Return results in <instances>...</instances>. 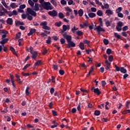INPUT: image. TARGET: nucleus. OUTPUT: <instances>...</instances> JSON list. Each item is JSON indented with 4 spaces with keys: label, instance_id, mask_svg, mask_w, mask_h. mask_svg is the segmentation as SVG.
I'll return each mask as SVG.
<instances>
[{
    "label": "nucleus",
    "instance_id": "nucleus-51",
    "mask_svg": "<svg viewBox=\"0 0 130 130\" xmlns=\"http://www.w3.org/2000/svg\"><path fill=\"white\" fill-rule=\"evenodd\" d=\"M52 68L53 69H54V70H55L56 71L58 69V66L56 64H53Z\"/></svg>",
    "mask_w": 130,
    "mask_h": 130
},
{
    "label": "nucleus",
    "instance_id": "nucleus-15",
    "mask_svg": "<svg viewBox=\"0 0 130 130\" xmlns=\"http://www.w3.org/2000/svg\"><path fill=\"white\" fill-rule=\"evenodd\" d=\"M33 10L36 12L39 11V5L37 3H36L35 5V8H34Z\"/></svg>",
    "mask_w": 130,
    "mask_h": 130
},
{
    "label": "nucleus",
    "instance_id": "nucleus-33",
    "mask_svg": "<svg viewBox=\"0 0 130 130\" xmlns=\"http://www.w3.org/2000/svg\"><path fill=\"white\" fill-rule=\"evenodd\" d=\"M122 11V7H119L118 9L116 10V13L117 14H118V13H120Z\"/></svg>",
    "mask_w": 130,
    "mask_h": 130
},
{
    "label": "nucleus",
    "instance_id": "nucleus-41",
    "mask_svg": "<svg viewBox=\"0 0 130 130\" xmlns=\"http://www.w3.org/2000/svg\"><path fill=\"white\" fill-rule=\"evenodd\" d=\"M117 26L118 27H122V26H123V23H122V22L121 21H119L117 23Z\"/></svg>",
    "mask_w": 130,
    "mask_h": 130
},
{
    "label": "nucleus",
    "instance_id": "nucleus-12",
    "mask_svg": "<svg viewBox=\"0 0 130 130\" xmlns=\"http://www.w3.org/2000/svg\"><path fill=\"white\" fill-rule=\"evenodd\" d=\"M35 32H36V29L31 28L29 32L27 34V36H31V35H33Z\"/></svg>",
    "mask_w": 130,
    "mask_h": 130
},
{
    "label": "nucleus",
    "instance_id": "nucleus-58",
    "mask_svg": "<svg viewBox=\"0 0 130 130\" xmlns=\"http://www.w3.org/2000/svg\"><path fill=\"white\" fill-rule=\"evenodd\" d=\"M35 63L36 64V65L40 66V64H41L42 63L41 60H39L37 61H36Z\"/></svg>",
    "mask_w": 130,
    "mask_h": 130
},
{
    "label": "nucleus",
    "instance_id": "nucleus-6",
    "mask_svg": "<svg viewBox=\"0 0 130 130\" xmlns=\"http://www.w3.org/2000/svg\"><path fill=\"white\" fill-rule=\"evenodd\" d=\"M91 91H93V93L95 94H97L98 95H100L101 94V91L99 90V88H95V87L92 86L91 89Z\"/></svg>",
    "mask_w": 130,
    "mask_h": 130
},
{
    "label": "nucleus",
    "instance_id": "nucleus-37",
    "mask_svg": "<svg viewBox=\"0 0 130 130\" xmlns=\"http://www.w3.org/2000/svg\"><path fill=\"white\" fill-rule=\"evenodd\" d=\"M28 3L31 6V7H34V2L32 0H28Z\"/></svg>",
    "mask_w": 130,
    "mask_h": 130
},
{
    "label": "nucleus",
    "instance_id": "nucleus-24",
    "mask_svg": "<svg viewBox=\"0 0 130 130\" xmlns=\"http://www.w3.org/2000/svg\"><path fill=\"white\" fill-rule=\"evenodd\" d=\"M65 39H66L68 43L72 41V36L68 35V36Z\"/></svg>",
    "mask_w": 130,
    "mask_h": 130
},
{
    "label": "nucleus",
    "instance_id": "nucleus-7",
    "mask_svg": "<svg viewBox=\"0 0 130 130\" xmlns=\"http://www.w3.org/2000/svg\"><path fill=\"white\" fill-rule=\"evenodd\" d=\"M48 14L51 17H56V16H57V11L55 10L49 11L48 12Z\"/></svg>",
    "mask_w": 130,
    "mask_h": 130
},
{
    "label": "nucleus",
    "instance_id": "nucleus-22",
    "mask_svg": "<svg viewBox=\"0 0 130 130\" xmlns=\"http://www.w3.org/2000/svg\"><path fill=\"white\" fill-rule=\"evenodd\" d=\"M29 90H30V87L29 86H27L25 89V94L26 96H29L30 93L29 92Z\"/></svg>",
    "mask_w": 130,
    "mask_h": 130
},
{
    "label": "nucleus",
    "instance_id": "nucleus-45",
    "mask_svg": "<svg viewBox=\"0 0 130 130\" xmlns=\"http://www.w3.org/2000/svg\"><path fill=\"white\" fill-rule=\"evenodd\" d=\"M77 35H78V36H83V32H82V31L81 30H78L77 32Z\"/></svg>",
    "mask_w": 130,
    "mask_h": 130
},
{
    "label": "nucleus",
    "instance_id": "nucleus-44",
    "mask_svg": "<svg viewBox=\"0 0 130 130\" xmlns=\"http://www.w3.org/2000/svg\"><path fill=\"white\" fill-rule=\"evenodd\" d=\"M47 52H48L47 49L45 48L43 50V52H42L43 55H45V54H46V53H47Z\"/></svg>",
    "mask_w": 130,
    "mask_h": 130
},
{
    "label": "nucleus",
    "instance_id": "nucleus-23",
    "mask_svg": "<svg viewBox=\"0 0 130 130\" xmlns=\"http://www.w3.org/2000/svg\"><path fill=\"white\" fill-rule=\"evenodd\" d=\"M0 34H9V31L5 29H0Z\"/></svg>",
    "mask_w": 130,
    "mask_h": 130
},
{
    "label": "nucleus",
    "instance_id": "nucleus-52",
    "mask_svg": "<svg viewBox=\"0 0 130 130\" xmlns=\"http://www.w3.org/2000/svg\"><path fill=\"white\" fill-rule=\"evenodd\" d=\"M52 113L54 116H57V112L55 111V110H52Z\"/></svg>",
    "mask_w": 130,
    "mask_h": 130
},
{
    "label": "nucleus",
    "instance_id": "nucleus-49",
    "mask_svg": "<svg viewBox=\"0 0 130 130\" xmlns=\"http://www.w3.org/2000/svg\"><path fill=\"white\" fill-rule=\"evenodd\" d=\"M30 66H31V64H26L24 68L22 69V70H27V69H28V68H29V67H30Z\"/></svg>",
    "mask_w": 130,
    "mask_h": 130
},
{
    "label": "nucleus",
    "instance_id": "nucleus-18",
    "mask_svg": "<svg viewBox=\"0 0 130 130\" xmlns=\"http://www.w3.org/2000/svg\"><path fill=\"white\" fill-rule=\"evenodd\" d=\"M10 7H11L12 9H15V8H18V7H19V6L16 5V3H11V4Z\"/></svg>",
    "mask_w": 130,
    "mask_h": 130
},
{
    "label": "nucleus",
    "instance_id": "nucleus-31",
    "mask_svg": "<svg viewBox=\"0 0 130 130\" xmlns=\"http://www.w3.org/2000/svg\"><path fill=\"white\" fill-rule=\"evenodd\" d=\"M60 34H61V35H62L63 38L66 39L67 37H68L69 36V35H68V33H67V32H64L63 33H60Z\"/></svg>",
    "mask_w": 130,
    "mask_h": 130
},
{
    "label": "nucleus",
    "instance_id": "nucleus-59",
    "mask_svg": "<svg viewBox=\"0 0 130 130\" xmlns=\"http://www.w3.org/2000/svg\"><path fill=\"white\" fill-rule=\"evenodd\" d=\"M21 17L23 19H26V18H27V12H26V14H23L21 15Z\"/></svg>",
    "mask_w": 130,
    "mask_h": 130
},
{
    "label": "nucleus",
    "instance_id": "nucleus-8",
    "mask_svg": "<svg viewBox=\"0 0 130 130\" xmlns=\"http://www.w3.org/2000/svg\"><path fill=\"white\" fill-rule=\"evenodd\" d=\"M67 48H71V47H76V44L73 41L68 42V44H66Z\"/></svg>",
    "mask_w": 130,
    "mask_h": 130
},
{
    "label": "nucleus",
    "instance_id": "nucleus-29",
    "mask_svg": "<svg viewBox=\"0 0 130 130\" xmlns=\"http://www.w3.org/2000/svg\"><path fill=\"white\" fill-rule=\"evenodd\" d=\"M51 4L54 6V7H57V3H56V2L54 0H51Z\"/></svg>",
    "mask_w": 130,
    "mask_h": 130
},
{
    "label": "nucleus",
    "instance_id": "nucleus-25",
    "mask_svg": "<svg viewBox=\"0 0 130 130\" xmlns=\"http://www.w3.org/2000/svg\"><path fill=\"white\" fill-rule=\"evenodd\" d=\"M2 4L4 6H5V7L6 9H9V10L11 9V8H10V7H9L8 5H7V3H6L5 1H4V2L2 1Z\"/></svg>",
    "mask_w": 130,
    "mask_h": 130
},
{
    "label": "nucleus",
    "instance_id": "nucleus-46",
    "mask_svg": "<svg viewBox=\"0 0 130 130\" xmlns=\"http://www.w3.org/2000/svg\"><path fill=\"white\" fill-rule=\"evenodd\" d=\"M60 42L61 44H64V43H66V40L63 38H61L60 39Z\"/></svg>",
    "mask_w": 130,
    "mask_h": 130
},
{
    "label": "nucleus",
    "instance_id": "nucleus-62",
    "mask_svg": "<svg viewBox=\"0 0 130 130\" xmlns=\"http://www.w3.org/2000/svg\"><path fill=\"white\" fill-rule=\"evenodd\" d=\"M7 14L9 17H12V16H13V12L11 11H8Z\"/></svg>",
    "mask_w": 130,
    "mask_h": 130
},
{
    "label": "nucleus",
    "instance_id": "nucleus-40",
    "mask_svg": "<svg viewBox=\"0 0 130 130\" xmlns=\"http://www.w3.org/2000/svg\"><path fill=\"white\" fill-rule=\"evenodd\" d=\"M61 21L57 22L55 23V26H57V27H60L61 26Z\"/></svg>",
    "mask_w": 130,
    "mask_h": 130
},
{
    "label": "nucleus",
    "instance_id": "nucleus-5",
    "mask_svg": "<svg viewBox=\"0 0 130 130\" xmlns=\"http://www.w3.org/2000/svg\"><path fill=\"white\" fill-rule=\"evenodd\" d=\"M70 29H71L70 25L64 24L62 25V29L60 30L59 33H64L67 30H70Z\"/></svg>",
    "mask_w": 130,
    "mask_h": 130
},
{
    "label": "nucleus",
    "instance_id": "nucleus-43",
    "mask_svg": "<svg viewBox=\"0 0 130 130\" xmlns=\"http://www.w3.org/2000/svg\"><path fill=\"white\" fill-rule=\"evenodd\" d=\"M94 115L98 116V115H100V111L99 110H95L94 113Z\"/></svg>",
    "mask_w": 130,
    "mask_h": 130
},
{
    "label": "nucleus",
    "instance_id": "nucleus-39",
    "mask_svg": "<svg viewBox=\"0 0 130 130\" xmlns=\"http://www.w3.org/2000/svg\"><path fill=\"white\" fill-rule=\"evenodd\" d=\"M46 43H47V44H50V43H51V37H48V40H46Z\"/></svg>",
    "mask_w": 130,
    "mask_h": 130
},
{
    "label": "nucleus",
    "instance_id": "nucleus-13",
    "mask_svg": "<svg viewBox=\"0 0 130 130\" xmlns=\"http://www.w3.org/2000/svg\"><path fill=\"white\" fill-rule=\"evenodd\" d=\"M10 49L11 51H12V53L14 54V55H16V56H18V55H17V53H16V50H15V48L13 47L12 46H10Z\"/></svg>",
    "mask_w": 130,
    "mask_h": 130
},
{
    "label": "nucleus",
    "instance_id": "nucleus-57",
    "mask_svg": "<svg viewBox=\"0 0 130 130\" xmlns=\"http://www.w3.org/2000/svg\"><path fill=\"white\" fill-rule=\"evenodd\" d=\"M126 30H128V26L126 25L122 28V30L124 32L126 31Z\"/></svg>",
    "mask_w": 130,
    "mask_h": 130
},
{
    "label": "nucleus",
    "instance_id": "nucleus-53",
    "mask_svg": "<svg viewBox=\"0 0 130 130\" xmlns=\"http://www.w3.org/2000/svg\"><path fill=\"white\" fill-rule=\"evenodd\" d=\"M117 16L119 18H123V14L120 12L117 13Z\"/></svg>",
    "mask_w": 130,
    "mask_h": 130
},
{
    "label": "nucleus",
    "instance_id": "nucleus-35",
    "mask_svg": "<svg viewBox=\"0 0 130 130\" xmlns=\"http://www.w3.org/2000/svg\"><path fill=\"white\" fill-rule=\"evenodd\" d=\"M64 9L66 11H67V12H69V13H72V12H73V10L68 6L67 7H65Z\"/></svg>",
    "mask_w": 130,
    "mask_h": 130
},
{
    "label": "nucleus",
    "instance_id": "nucleus-30",
    "mask_svg": "<svg viewBox=\"0 0 130 130\" xmlns=\"http://www.w3.org/2000/svg\"><path fill=\"white\" fill-rule=\"evenodd\" d=\"M0 8L2 9V11L4 12V13H8V10L5 9V7H4V6L2 5V4H0Z\"/></svg>",
    "mask_w": 130,
    "mask_h": 130
},
{
    "label": "nucleus",
    "instance_id": "nucleus-56",
    "mask_svg": "<svg viewBox=\"0 0 130 130\" xmlns=\"http://www.w3.org/2000/svg\"><path fill=\"white\" fill-rule=\"evenodd\" d=\"M21 75L22 76H24V77H28V76H29V73H25L24 72H22Z\"/></svg>",
    "mask_w": 130,
    "mask_h": 130
},
{
    "label": "nucleus",
    "instance_id": "nucleus-17",
    "mask_svg": "<svg viewBox=\"0 0 130 130\" xmlns=\"http://www.w3.org/2000/svg\"><path fill=\"white\" fill-rule=\"evenodd\" d=\"M120 72L122 74H126V69H124V67H121Z\"/></svg>",
    "mask_w": 130,
    "mask_h": 130
},
{
    "label": "nucleus",
    "instance_id": "nucleus-19",
    "mask_svg": "<svg viewBox=\"0 0 130 130\" xmlns=\"http://www.w3.org/2000/svg\"><path fill=\"white\" fill-rule=\"evenodd\" d=\"M96 15H98V16H99V17H101L103 16V12L99 10L97 11Z\"/></svg>",
    "mask_w": 130,
    "mask_h": 130
},
{
    "label": "nucleus",
    "instance_id": "nucleus-34",
    "mask_svg": "<svg viewBox=\"0 0 130 130\" xmlns=\"http://www.w3.org/2000/svg\"><path fill=\"white\" fill-rule=\"evenodd\" d=\"M58 17L60 19H63L64 17V15H63V14L61 12L59 13L58 14Z\"/></svg>",
    "mask_w": 130,
    "mask_h": 130
},
{
    "label": "nucleus",
    "instance_id": "nucleus-11",
    "mask_svg": "<svg viewBox=\"0 0 130 130\" xmlns=\"http://www.w3.org/2000/svg\"><path fill=\"white\" fill-rule=\"evenodd\" d=\"M31 54H32L31 58L33 59H35V58H36L38 55V53H37V51H34L32 53H31Z\"/></svg>",
    "mask_w": 130,
    "mask_h": 130
},
{
    "label": "nucleus",
    "instance_id": "nucleus-20",
    "mask_svg": "<svg viewBox=\"0 0 130 130\" xmlns=\"http://www.w3.org/2000/svg\"><path fill=\"white\" fill-rule=\"evenodd\" d=\"M88 16L89 18H94V17H96V14L94 13H88Z\"/></svg>",
    "mask_w": 130,
    "mask_h": 130
},
{
    "label": "nucleus",
    "instance_id": "nucleus-54",
    "mask_svg": "<svg viewBox=\"0 0 130 130\" xmlns=\"http://www.w3.org/2000/svg\"><path fill=\"white\" fill-rule=\"evenodd\" d=\"M58 124H59L58 123H55V124L51 126V128H54L56 127L57 126V125H58Z\"/></svg>",
    "mask_w": 130,
    "mask_h": 130
},
{
    "label": "nucleus",
    "instance_id": "nucleus-1",
    "mask_svg": "<svg viewBox=\"0 0 130 130\" xmlns=\"http://www.w3.org/2000/svg\"><path fill=\"white\" fill-rule=\"evenodd\" d=\"M26 11V18L29 21H32V20H33V17H32V16L34 17H36V16H37V14L35 12V11L32 10V9L30 8H27ZM30 15H31V16Z\"/></svg>",
    "mask_w": 130,
    "mask_h": 130
},
{
    "label": "nucleus",
    "instance_id": "nucleus-38",
    "mask_svg": "<svg viewBox=\"0 0 130 130\" xmlns=\"http://www.w3.org/2000/svg\"><path fill=\"white\" fill-rule=\"evenodd\" d=\"M103 42H104L105 45H108V44L109 43V41H108V40H107L106 39H104Z\"/></svg>",
    "mask_w": 130,
    "mask_h": 130
},
{
    "label": "nucleus",
    "instance_id": "nucleus-63",
    "mask_svg": "<svg viewBox=\"0 0 130 130\" xmlns=\"http://www.w3.org/2000/svg\"><path fill=\"white\" fill-rule=\"evenodd\" d=\"M25 8H26V5L25 4L21 5L19 6V8L21 9H25Z\"/></svg>",
    "mask_w": 130,
    "mask_h": 130
},
{
    "label": "nucleus",
    "instance_id": "nucleus-26",
    "mask_svg": "<svg viewBox=\"0 0 130 130\" xmlns=\"http://www.w3.org/2000/svg\"><path fill=\"white\" fill-rule=\"evenodd\" d=\"M16 26H20V25H24V23L23 22H21L20 21H18L15 22Z\"/></svg>",
    "mask_w": 130,
    "mask_h": 130
},
{
    "label": "nucleus",
    "instance_id": "nucleus-32",
    "mask_svg": "<svg viewBox=\"0 0 130 130\" xmlns=\"http://www.w3.org/2000/svg\"><path fill=\"white\" fill-rule=\"evenodd\" d=\"M130 113V110H125L122 112V114H127Z\"/></svg>",
    "mask_w": 130,
    "mask_h": 130
},
{
    "label": "nucleus",
    "instance_id": "nucleus-42",
    "mask_svg": "<svg viewBox=\"0 0 130 130\" xmlns=\"http://www.w3.org/2000/svg\"><path fill=\"white\" fill-rule=\"evenodd\" d=\"M19 38H21V32H18L16 34V39H19Z\"/></svg>",
    "mask_w": 130,
    "mask_h": 130
},
{
    "label": "nucleus",
    "instance_id": "nucleus-21",
    "mask_svg": "<svg viewBox=\"0 0 130 130\" xmlns=\"http://www.w3.org/2000/svg\"><path fill=\"white\" fill-rule=\"evenodd\" d=\"M79 46L80 47V48L82 50H85V47L84 46V43L81 42L80 43Z\"/></svg>",
    "mask_w": 130,
    "mask_h": 130
},
{
    "label": "nucleus",
    "instance_id": "nucleus-27",
    "mask_svg": "<svg viewBox=\"0 0 130 130\" xmlns=\"http://www.w3.org/2000/svg\"><path fill=\"white\" fill-rule=\"evenodd\" d=\"M78 14L79 15V17H82L83 16V14H84V11H83L82 9H80L78 11Z\"/></svg>",
    "mask_w": 130,
    "mask_h": 130
},
{
    "label": "nucleus",
    "instance_id": "nucleus-47",
    "mask_svg": "<svg viewBox=\"0 0 130 130\" xmlns=\"http://www.w3.org/2000/svg\"><path fill=\"white\" fill-rule=\"evenodd\" d=\"M115 67L116 68V72H120V68L118 66H117V65H115Z\"/></svg>",
    "mask_w": 130,
    "mask_h": 130
},
{
    "label": "nucleus",
    "instance_id": "nucleus-10",
    "mask_svg": "<svg viewBox=\"0 0 130 130\" xmlns=\"http://www.w3.org/2000/svg\"><path fill=\"white\" fill-rule=\"evenodd\" d=\"M8 41H9V39H4L0 42V44H2V46H4Z\"/></svg>",
    "mask_w": 130,
    "mask_h": 130
},
{
    "label": "nucleus",
    "instance_id": "nucleus-4",
    "mask_svg": "<svg viewBox=\"0 0 130 130\" xmlns=\"http://www.w3.org/2000/svg\"><path fill=\"white\" fill-rule=\"evenodd\" d=\"M94 31H97L98 34L100 35L101 34V32H105V29L101 27L100 25H98L96 27L94 28Z\"/></svg>",
    "mask_w": 130,
    "mask_h": 130
},
{
    "label": "nucleus",
    "instance_id": "nucleus-28",
    "mask_svg": "<svg viewBox=\"0 0 130 130\" xmlns=\"http://www.w3.org/2000/svg\"><path fill=\"white\" fill-rule=\"evenodd\" d=\"M114 37H116L118 39H121V36L118 35L117 33H114Z\"/></svg>",
    "mask_w": 130,
    "mask_h": 130
},
{
    "label": "nucleus",
    "instance_id": "nucleus-16",
    "mask_svg": "<svg viewBox=\"0 0 130 130\" xmlns=\"http://www.w3.org/2000/svg\"><path fill=\"white\" fill-rule=\"evenodd\" d=\"M106 14H107V16H110V15L113 14V12L111 11L110 9H108L106 11Z\"/></svg>",
    "mask_w": 130,
    "mask_h": 130
},
{
    "label": "nucleus",
    "instance_id": "nucleus-55",
    "mask_svg": "<svg viewBox=\"0 0 130 130\" xmlns=\"http://www.w3.org/2000/svg\"><path fill=\"white\" fill-rule=\"evenodd\" d=\"M116 29L118 32H120V31H121V27L118 26L117 25L116 26Z\"/></svg>",
    "mask_w": 130,
    "mask_h": 130
},
{
    "label": "nucleus",
    "instance_id": "nucleus-64",
    "mask_svg": "<svg viewBox=\"0 0 130 130\" xmlns=\"http://www.w3.org/2000/svg\"><path fill=\"white\" fill-rule=\"evenodd\" d=\"M60 4L61 5H66L67 4V1L65 0H61L60 1Z\"/></svg>",
    "mask_w": 130,
    "mask_h": 130
},
{
    "label": "nucleus",
    "instance_id": "nucleus-9",
    "mask_svg": "<svg viewBox=\"0 0 130 130\" xmlns=\"http://www.w3.org/2000/svg\"><path fill=\"white\" fill-rule=\"evenodd\" d=\"M15 77L16 78V82L19 84V85H22L23 84V81H21V78H20V76L17 74L15 75Z\"/></svg>",
    "mask_w": 130,
    "mask_h": 130
},
{
    "label": "nucleus",
    "instance_id": "nucleus-3",
    "mask_svg": "<svg viewBox=\"0 0 130 130\" xmlns=\"http://www.w3.org/2000/svg\"><path fill=\"white\" fill-rule=\"evenodd\" d=\"M40 25L43 26L42 28L44 30H50V27L47 26V21L42 22Z\"/></svg>",
    "mask_w": 130,
    "mask_h": 130
},
{
    "label": "nucleus",
    "instance_id": "nucleus-60",
    "mask_svg": "<svg viewBox=\"0 0 130 130\" xmlns=\"http://www.w3.org/2000/svg\"><path fill=\"white\" fill-rule=\"evenodd\" d=\"M83 42L85 44L89 45V43H90V41H88L87 40H83Z\"/></svg>",
    "mask_w": 130,
    "mask_h": 130
},
{
    "label": "nucleus",
    "instance_id": "nucleus-14",
    "mask_svg": "<svg viewBox=\"0 0 130 130\" xmlns=\"http://www.w3.org/2000/svg\"><path fill=\"white\" fill-rule=\"evenodd\" d=\"M7 23L9 25H13V19L8 18L7 20Z\"/></svg>",
    "mask_w": 130,
    "mask_h": 130
},
{
    "label": "nucleus",
    "instance_id": "nucleus-2",
    "mask_svg": "<svg viewBox=\"0 0 130 130\" xmlns=\"http://www.w3.org/2000/svg\"><path fill=\"white\" fill-rule=\"evenodd\" d=\"M42 7L47 11H49V10H53V7H52V5L49 2L44 3Z\"/></svg>",
    "mask_w": 130,
    "mask_h": 130
},
{
    "label": "nucleus",
    "instance_id": "nucleus-61",
    "mask_svg": "<svg viewBox=\"0 0 130 130\" xmlns=\"http://www.w3.org/2000/svg\"><path fill=\"white\" fill-rule=\"evenodd\" d=\"M109 61H112V60H113V56L112 55H110L109 56Z\"/></svg>",
    "mask_w": 130,
    "mask_h": 130
},
{
    "label": "nucleus",
    "instance_id": "nucleus-48",
    "mask_svg": "<svg viewBox=\"0 0 130 130\" xmlns=\"http://www.w3.org/2000/svg\"><path fill=\"white\" fill-rule=\"evenodd\" d=\"M82 105V104L81 103H79L78 106H77V110L78 111H81V106Z\"/></svg>",
    "mask_w": 130,
    "mask_h": 130
},
{
    "label": "nucleus",
    "instance_id": "nucleus-36",
    "mask_svg": "<svg viewBox=\"0 0 130 130\" xmlns=\"http://www.w3.org/2000/svg\"><path fill=\"white\" fill-rule=\"evenodd\" d=\"M111 52H112V50H111L110 48H108L107 49V51H106L107 54H108V55H110V54H111Z\"/></svg>",
    "mask_w": 130,
    "mask_h": 130
},
{
    "label": "nucleus",
    "instance_id": "nucleus-50",
    "mask_svg": "<svg viewBox=\"0 0 130 130\" xmlns=\"http://www.w3.org/2000/svg\"><path fill=\"white\" fill-rule=\"evenodd\" d=\"M59 74H60L61 76H63V75H64V71L62 70H60L59 71Z\"/></svg>",
    "mask_w": 130,
    "mask_h": 130
}]
</instances>
